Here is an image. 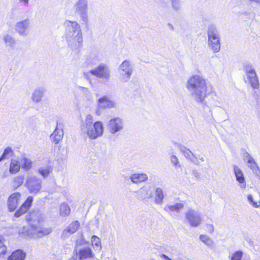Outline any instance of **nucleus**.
<instances>
[{
    "instance_id": "nucleus-1",
    "label": "nucleus",
    "mask_w": 260,
    "mask_h": 260,
    "mask_svg": "<svg viewBox=\"0 0 260 260\" xmlns=\"http://www.w3.org/2000/svg\"><path fill=\"white\" fill-rule=\"evenodd\" d=\"M186 88L197 103H203L208 95L206 80L199 75H193L187 80Z\"/></svg>"
},
{
    "instance_id": "nucleus-2",
    "label": "nucleus",
    "mask_w": 260,
    "mask_h": 260,
    "mask_svg": "<svg viewBox=\"0 0 260 260\" xmlns=\"http://www.w3.org/2000/svg\"><path fill=\"white\" fill-rule=\"evenodd\" d=\"M63 25L69 47L72 50L78 51L82 47L83 42L80 25L77 21L68 20Z\"/></svg>"
},
{
    "instance_id": "nucleus-3",
    "label": "nucleus",
    "mask_w": 260,
    "mask_h": 260,
    "mask_svg": "<svg viewBox=\"0 0 260 260\" xmlns=\"http://www.w3.org/2000/svg\"><path fill=\"white\" fill-rule=\"evenodd\" d=\"M80 130L82 135L86 139L95 140L101 137L104 133V125L102 121L94 122L92 114H88L81 121Z\"/></svg>"
},
{
    "instance_id": "nucleus-4",
    "label": "nucleus",
    "mask_w": 260,
    "mask_h": 260,
    "mask_svg": "<svg viewBox=\"0 0 260 260\" xmlns=\"http://www.w3.org/2000/svg\"><path fill=\"white\" fill-rule=\"evenodd\" d=\"M208 47L214 53L220 50V38L219 33L216 27L211 26L208 30Z\"/></svg>"
},
{
    "instance_id": "nucleus-5",
    "label": "nucleus",
    "mask_w": 260,
    "mask_h": 260,
    "mask_svg": "<svg viewBox=\"0 0 260 260\" xmlns=\"http://www.w3.org/2000/svg\"><path fill=\"white\" fill-rule=\"evenodd\" d=\"M133 68L131 60H124L118 68L119 79L122 82H127L133 74Z\"/></svg>"
},
{
    "instance_id": "nucleus-6",
    "label": "nucleus",
    "mask_w": 260,
    "mask_h": 260,
    "mask_svg": "<svg viewBox=\"0 0 260 260\" xmlns=\"http://www.w3.org/2000/svg\"><path fill=\"white\" fill-rule=\"evenodd\" d=\"M38 225L32 229L33 231L28 230L27 228L24 227L19 231V233L24 236H27L33 238H38L46 236L52 232V230L51 228H40Z\"/></svg>"
},
{
    "instance_id": "nucleus-7",
    "label": "nucleus",
    "mask_w": 260,
    "mask_h": 260,
    "mask_svg": "<svg viewBox=\"0 0 260 260\" xmlns=\"http://www.w3.org/2000/svg\"><path fill=\"white\" fill-rule=\"evenodd\" d=\"M75 12L79 15L81 21L85 23L88 22V1L77 0L74 5Z\"/></svg>"
},
{
    "instance_id": "nucleus-8",
    "label": "nucleus",
    "mask_w": 260,
    "mask_h": 260,
    "mask_svg": "<svg viewBox=\"0 0 260 260\" xmlns=\"http://www.w3.org/2000/svg\"><path fill=\"white\" fill-rule=\"evenodd\" d=\"M25 185L30 193H37L42 187V180L33 175H28L27 177Z\"/></svg>"
},
{
    "instance_id": "nucleus-9",
    "label": "nucleus",
    "mask_w": 260,
    "mask_h": 260,
    "mask_svg": "<svg viewBox=\"0 0 260 260\" xmlns=\"http://www.w3.org/2000/svg\"><path fill=\"white\" fill-rule=\"evenodd\" d=\"M116 103L114 100L111 99L108 96H102L98 99L96 106L98 110L95 111L97 115H99L98 111L100 110L110 109L115 108L116 107Z\"/></svg>"
},
{
    "instance_id": "nucleus-10",
    "label": "nucleus",
    "mask_w": 260,
    "mask_h": 260,
    "mask_svg": "<svg viewBox=\"0 0 260 260\" xmlns=\"http://www.w3.org/2000/svg\"><path fill=\"white\" fill-rule=\"evenodd\" d=\"M89 73L100 79L108 80L110 77V71L109 67L105 64H101L96 68L91 70Z\"/></svg>"
},
{
    "instance_id": "nucleus-11",
    "label": "nucleus",
    "mask_w": 260,
    "mask_h": 260,
    "mask_svg": "<svg viewBox=\"0 0 260 260\" xmlns=\"http://www.w3.org/2000/svg\"><path fill=\"white\" fill-rule=\"evenodd\" d=\"M185 218L189 224L193 227L199 226L202 222L201 215L192 209H189L185 213Z\"/></svg>"
},
{
    "instance_id": "nucleus-12",
    "label": "nucleus",
    "mask_w": 260,
    "mask_h": 260,
    "mask_svg": "<svg viewBox=\"0 0 260 260\" xmlns=\"http://www.w3.org/2000/svg\"><path fill=\"white\" fill-rule=\"evenodd\" d=\"M107 128L109 132L114 135L122 130L123 122L119 117H115L111 119L108 122Z\"/></svg>"
},
{
    "instance_id": "nucleus-13",
    "label": "nucleus",
    "mask_w": 260,
    "mask_h": 260,
    "mask_svg": "<svg viewBox=\"0 0 260 260\" xmlns=\"http://www.w3.org/2000/svg\"><path fill=\"white\" fill-rule=\"evenodd\" d=\"M244 72L251 86L254 89H257L259 83L254 69L250 65H246L244 67Z\"/></svg>"
},
{
    "instance_id": "nucleus-14",
    "label": "nucleus",
    "mask_w": 260,
    "mask_h": 260,
    "mask_svg": "<svg viewBox=\"0 0 260 260\" xmlns=\"http://www.w3.org/2000/svg\"><path fill=\"white\" fill-rule=\"evenodd\" d=\"M26 220L33 229L43 221V217L40 212L32 211L26 215Z\"/></svg>"
},
{
    "instance_id": "nucleus-15",
    "label": "nucleus",
    "mask_w": 260,
    "mask_h": 260,
    "mask_svg": "<svg viewBox=\"0 0 260 260\" xmlns=\"http://www.w3.org/2000/svg\"><path fill=\"white\" fill-rule=\"evenodd\" d=\"M80 227V223L78 221H72L62 231L60 235L61 238L63 239L69 238L71 235L76 233Z\"/></svg>"
},
{
    "instance_id": "nucleus-16",
    "label": "nucleus",
    "mask_w": 260,
    "mask_h": 260,
    "mask_svg": "<svg viewBox=\"0 0 260 260\" xmlns=\"http://www.w3.org/2000/svg\"><path fill=\"white\" fill-rule=\"evenodd\" d=\"M30 26V21L28 19H25L18 21L15 24V30L21 36H26L28 34V28Z\"/></svg>"
},
{
    "instance_id": "nucleus-17",
    "label": "nucleus",
    "mask_w": 260,
    "mask_h": 260,
    "mask_svg": "<svg viewBox=\"0 0 260 260\" xmlns=\"http://www.w3.org/2000/svg\"><path fill=\"white\" fill-rule=\"evenodd\" d=\"M21 195L19 192L12 193L8 198V207L9 210L14 211L19 205L21 201Z\"/></svg>"
},
{
    "instance_id": "nucleus-18",
    "label": "nucleus",
    "mask_w": 260,
    "mask_h": 260,
    "mask_svg": "<svg viewBox=\"0 0 260 260\" xmlns=\"http://www.w3.org/2000/svg\"><path fill=\"white\" fill-rule=\"evenodd\" d=\"M154 188L150 186H144L138 192V197L143 200H148L153 196Z\"/></svg>"
},
{
    "instance_id": "nucleus-19",
    "label": "nucleus",
    "mask_w": 260,
    "mask_h": 260,
    "mask_svg": "<svg viewBox=\"0 0 260 260\" xmlns=\"http://www.w3.org/2000/svg\"><path fill=\"white\" fill-rule=\"evenodd\" d=\"M244 160L248 163V166L258 179H260V170L254 159L248 153H245L243 155Z\"/></svg>"
},
{
    "instance_id": "nucleus-20",
    "label": "nucleus",
    "mask_w": 260,
    "mask_h": 260,
    "mask_svg": "<svg viewBox=\"0 0 260 260\" xmlns=\"http://www.w3.org/2000/svg\"><path fill=\"white\" fill-rule=\"evenodd\" d=\"M63 136V129L62 127L57 123L55 130L50 136V140L53 143L57 144L62 140Z\"/></svg>"
},
{
    "instance_id": "nucleus-21",
    "label": "nucleus",
    "mask_w": 260,
    "mask_h": 260,
    "mask_svg": "<svg viewBox=\"0 0 260 260\" xmlns=\"http://www.w3.org/2000/svg\"><path fill=\"white\" fill-rule=\"evenodd\" d=\"M32 201V197L31 196L28 197L25 202L21 205L20 208L15 213V216L19 217L21 215L25 213L31 206Z\"/></svg>"
},
{
    "instance_id": "nucleus-22",
    "label": "nucleus",
    "mask_w": 260,
    "mask_h": 260,
    "mask_svg": "<svg viewBox=\"0 0 260 260\" xmlns=\"http://www.w3.org/2000/svg\"><path fill=\"white\" fill-rule=\"evenodd\" d=\"M3 41L6 47L9 48L11 49H15L17 43L16 40L12 35L9 34L4 35Z\"/></svg>"
},
{
    "instance_id": "nucleus-23",
    "label": "nucleus",
    "mask_w": 260,
    "mask_h": 260,
    "mask_svg": "<svg viewBox=\"0 0 260 260\" xmlns=\"http://www.w3.org/2000/svg\"><path fill=\"white\" fill-rule=\"evenodd\" d=\"M184 207L183 203H177L175 204H169L166 206L164 209L167 212H179Z\"/></svg>"
},
{
    "instance_id": "nucleus-24",
    "label": "nucleus",
    "mask_w": 260,
    "mask_h": 260,
    "mask_svg": "<svg viewBox=\"0 0 260 260\" xmlns=\"http://www.w3.org/2000/svg\"><path fill=\"white\" fill-rule=\"evenodd\" d=\"M44 90L43 88L35 89L31 96V101L36 103H40L44 96Z\"/></svg>"
},
{
    "instance_id": "nucleus-25",
    "label": "nucleus",
    "mask_w": 260,
    "mask_h": 260,
    "mask_svg": "<svg viewBox=\"0 0 260 260\" xmlns=\"http://www.w3.org/2000/svg\"><path fill=\"white\" fill-rule=\"evenodd\" d=\"M78 254L79 260H84L86 258H92L94 256V254L90 248L81 249L79 251Z\"/></svg>"
},
{
    "instance_id": "nucleus-26",
    "label": "nucleus",
    "mask_w": 260,
    "mask_h": 260,
    "mask_svg": "<svg viewBox=\"0 0 260 260\" xmlns=\"http://www.w3.org/2000/svg\"><path fill=\"white\" fill-rule=\"evenodd\" d=\"M174 144L179 150L182 153L184 156L188 159L191 160L193 159V153L185 146L179 144L177 142H174Z\"/></svg>"
},
{
    "instance_id": "nucleus-27",
    "label": "nucleus",
    "mask_w": 260,
    "mask_h": 260,
    "mask_svg": "<svg viewBox=\"0 0 260 260\" xmlns=\"http://www.w3.org/2000/svg\"><path fill=\"white\" fill-rule=\"evenodd\" d=\"M129 178L133 183H138L147 180L148 177L145 173H135L131 175Z\"/></svg>"
},
{
    "instance_id": "nucleus-28",
    "label": "nucleus",
    "mask_w": 260,
    "mask_h": 260,
    "mask_svg": "<svg viewBox=\"0 0 260 260\" xmlns=\"http://www.w3.org/2000/svg\"><path fill=\"white\" fill-rule=\"evenodd\" d=\"M25 257V253L23 251L19 249L13 252L8 257L7 260H24Z\"/></svg>"
},
{
    "instance_id": "nucleus-29",
    "label": "nucleus",
    "mask_w": 260,
    "mask_h": 260,
    "mask_svg": "<svg viewBox=\"0 0 260 260\" xmlns=\"http://www.w3.org/2000/svg\"><path fill=\"white\" fill-rule=\"evenodd\" d=\"M21 168L20 160L12 159L11 160L9 168V172L11 174H14L18 173Z\"/></svg>"
},
{
    "instance_id": "nucleus-30",
    "label": "nucleus",
    "mask_w": 260,
    "mask_h": 260,
    "mask_svg": "<svg viewBox=\"0 0 260 260\" xmlns=\"http://www.w3.org/2000/svg\"><path fill=\"white\" fill-rule=\"evenodd\" d=\"M21 167L26 171L30 170L32 167V162L28 158L22 157L19 159Z\"/></svg>"
},
{
    "instance_id": "nucleus-31",
    "label": "nucleus",
    "mask_w": 260,
    "mask_h": 260,
    "mask_svg": "<svg viewBox=\"0 0 260 260\" xmlns=\"http://www.w3.org/2000/svg\"><path fill=\"white\" fill-rule=\"evenodd\" d=\"M233 169L236 180L241 184L245 183V178L242 170L236 165L233 166Z\"/></svg>"
},
{
    "instance_id": "nucleus-32",
    "label": "nucleus",
    "mask_w": 260,
    "mask_h": 260,
    "mask_svg": "<svg viewBox=\"0 0 260 260\" xmlns=\"http://www.w3.org/2000/svg\"><path fill=\"white\" fill-rule=\"evenodd\" d=\"M155 191L154 202L156 204L161 205L163 202L164 193L162 189L160 187H157L154 189Z\"/></svg>"
},
{
    "instance_id": "nucleus-33",
    "label": "nucleus",
    "mask_w": 260,
    "mask_h": 260,
    "mask_svg": "<svg viewBox=\"0 0 260 260\" xmlns=\"http://www.w3.org/2000/svg\"><path fill=\"white\" fill-rule=\"evenodd\" d=\"M24 177L23 175H18L14 177L11 182L12 187L17 189L20 187L24 182Z\"/></svg>"
},
{
    "instance_id": "nucleus-34",
    "label": "nucleus",
    "mask_w": 260,
    "mask_h": 260,
    "mask_svg": "<svg viewBox=\"0 0 260 260\" xmlns=\"http://www.w3.org/2000/svg\"><path fill=\"white\" fill-rule=\"evenodd\" d=\"M71 213V209L69 205L63 203L60 205L59 207V214L62 217H67L69 216Z\"/></svg>"
},
{
    "instance_id": "nucleus-35",
    "label": "nucleus",
    "mask_w": 260,
    "mask_h": 260,
    "mask_svg": "<svg viewBox=\"0 0 260 260\" xmlns=\"http://www.w3.org/2000/svg\"><path fill=\"white\" fill-rule=\"evenodd\" d=\"M52 171V168L49 166H45L39 168L38 172L43 177H47Z\"/></svg>"
},
{
    "instance_id": "nucleus-36",
    "label": "nucleus",
    "mask_w": 260,
    "mask_h": 260,
    "mask_svg": "<svg viewBox=\"0 0 260 260\" xmlns=\"http://www.w3.org/2000/svg\"><path fill=\"white\" fill-rule=\"evenodd\" d=\"M200 239L205 244L207 245L209 247H212L214 245V242L213 240L205 235H201L200 236Z\"/></svg>"
},
{
    "instance_id": "nucleus-37",
    "label": "nucleus",
    "mask_w": 260,
    "mask_h": 260,
    "mask_svg": "<svg viewBox=\"0 0 260 260\" xmlns=\"http://www.w3.org/2000/svg\"><path fill=\"white\" fill-rule=\"evenodd\" d=\"M7 251V247L4 244V239L0 235V255H4Z\"/></svg>"
},
{
    "instance_id": "nucleus-38",
    "label": "nucleus",
    "mask_w": 260,
    "mask_h": 260,
    "mask_svg": "<svg viewBox=\"0 0 260 260\" xmlns=\"http://www.w3.org/2000/svg\"><path fill=\"white\" fill-rule=\"evenodd\" d=\"M248 201L250 205L255 208H257L260 206V201H255L253 198L252 196L248 195L247 197Z\"/></svg>"
},
{
    "instance_id": "nucleus-39",
    "label": "nucleus",
    "mask_w": 260,
    "mask_h": 260,
    "mask_svg": "<svg viewBox=\"0 0 260 260\" xmlns=\"http://www.w3.org/2000/svg\"><path fill=\"white\" fill-rule=\"evenodd\" d=\"M242 254L241 251H237L233 253L230 257L231 260H241Z\"/></svg>"
},
{
    "instance_id": "nucleus-40",
    "label": "nucleus",
    "mask_w": 260,
    "mask_h": 260,
    "mask_svg": "<svg viewBox=\"0 0 260 260\" xmlns=\"http://www.w3.org/2000/svg\"><path fill=\"white\" fill-rule=\"evenodd\" d=\"M92 103V98L90 96H89L86 99H84L82 101L81 104L82 106L85 108H88L90 107Z\"/></svg>"
},
{
    "instance_id": "nucleus-41",
    "label": "nucleus",
    "mask_w": 260,
    "mask_h": 260,
    "mask_svg": "<svg viewBox=\"0 0 260 260\" xmlns=\"http://www.w3.org/2000/svg\"><path fill=\"white\" fill-rule=\"evenodd\" d=\"M91 244L93 246H101V242L100 238L96 236H92L91 237Z\"/></svg>"
},
{
    "instance_id": "nucleus-42",
    "label": "nucleus",
    "mask_w": 260,
    "mask_h": 260,
    "mask_svg": "<svg viewBox=\"0 0 260 260\" xmlns=\"http://www.w3.org/2000/svg\"><path fill=\"white\" fill-rule=\"evenodd\" d=\"M171 3L173 9L175 11H178L180 9V0H171Z\"/></svg>"
},
{
    "instance_id": "nucleus-43",
    "label": "nucleus",
    "mask_w": 260,
    "mask_h": 260,
    "mask_svg": "<svg viewBox=\"0 0 260 260\" xmlns=\"http://www.w3.org/2000/svg\"><path fill=\"white\" fill-rule=\"evenodd\" d=\"M170 160H171V162L174 166H177L179 165V159L176 155H175L174 154L171 155L170 156Z\"/></svg>"
},
{
    "instance_id": "nucleus-44",
    "label": "nucleus",
    "mask_w": 260,
    "mask_h": 260,
    "mask_svg": "<svg viewBox=\"0 0 260 260\" xmlns=\"http://www.w3.org/2000/svg\"><path fill=\"white\" fill-rule=\"evenodd\" d=\"M88 242H87L85 239L83 237V236L82 235V238L81 239H78L76 242V246H81L87 243Z\"/></svg>"
},
{
    "instance_id": "nucleus-45",
    "label": "nucleus",
    "mask_w": 260,
    "mask_h": 260,
    "mask_svg": "<svg viewBox=\"0 0 260 260\" xmlns=\"http://www.w3.org/2000/svg\"><path fill=\"white\" fill-rule=\"evenodd\" d=\"M206 229L209 233H212L214 231V228L213 224H207L206 225Z\"/></svg>"
},
{
    "instance_id": "nucleus-46",
    "label": "nucleus",
    "mask_w": 260,
    "mask_h": 260,
    "mask_svg": "<svg viewBox=\"0 0 260 260\" xmlns=\"http://www.w3.org/2000/svg\"><path fill=\"white\" fill-rule=\"evenodd\" d=\"M99 61V60L98 59H94L92 57H90L88 59V62L90 64V66H92L96 63H97Z\"/></svg>"
},
{
    "instance_id": "nucleus-47",
    "label": "nucleus",
    "mask_w": 260,
    "mask_h": 260,
    "mask_svg": "<svg viewBox=\"0 0 260 260\" xmlns=\"http://www.w3.org/2000/svg\"><path fill=\"white\" fill-rule=\"evenodd\" d=\"M12 153V150L11 148L8 147L7 148L4 152V153H5L8 157H9V155L11 154Z\"/></svg>"
},
{
    "instance_id": "nucleus-48",
    "label": "nucleus",
    "mask_w": 260,
    "mask_h": 260,
    "mask_svg": "<svg viewBox=\"0 0 260 260\" xmlns=\"http://www.w3.org/2000/svg\"><path fill=\"white\" fill-rule=\"evenodd\" d=\"M160 257L165 260H172L171 259L169 256H168L167 255L165 254H161L160 255Z\"/></svg>"
},
{
    "instance_id": "nucleus-49",
    "label": "nucleus",
    "mask_w": 260,
    "mask_h": 260,
    "mask_svg": "<svg viewBox=\"0 0 260 260\" xmlns=\"http://www.w3.org/2000/svg\"><path fill=\"white\" fill-rule=\"evenodd\" d=\"M18 1L24 5L27 6L29 4V0H18Z\"/></svg>"
},
{
    "instance_id": "nucleus-50",
    "label": "nucleus",
    "mask_w": 260,
    "mask_h": 260,
    "mask_svg": "<svg viewBox=\"0 0 260 260\" xmlns=\"http://www.w3.org/2000/svg\"><path fill=\"white\" fill-rule=\"evenodd\" d=\"M193 174L196 177H198L199 176V174L197 171H193Z\"/></svg>"
},
{
    "instance_id": "nucleus-51",
    "label": "nucleus",
    "mask_w": 260,
    "mask_h": 260,
    "mask_svg": "<svg viewBox=\"0 0 260 260\" xmlns=\"http://www.w3.org/2000/svg\"><path fill=\"white\" fill-rule=\"evenodd\" d=\"M2 157V158L4 160V159H7L8 157L5 154L3 153V155H2L1 156Z\"/></svg>"
},
{
    "instance_id": "nucleus-52",
    "label": "nucleus",
    "mask_w": 260,
    "mask_h": 260,
    "mask_svg": "<svg viewBox=\"0 0 260 260\" xmlns=\"http://www.w3.org/2000/svg\"><path fill=\"white\" fill-rule=\"evenodd\" d=\"M168 26H169V27L172 29V30H173L174 29V27L173 26L172 24H171V23H168Z\"/></svg>"
},
{
    "instance_id": "nucleus-53",
    "label": "nucleus",
    "mask_w": 260,
    "mask_h": 260,
    "mask_svg": "<svg viewBox=\"0 0 260 260\" xmlns=\"http://www.w3.org/2000/svg\"><path fill=\"white\" fill-rule=\"evenodd\" d=\"M81 88L82 89L83 91H87L88 92H89L86 88L81 87Z\"/></svg>"
},
{
    "instance_id": "nucleus-54",
    "label": "nucleus",
    "mask_w": 260,
    "mask_h": 260,
    "mask_svg": "<svg viewBox=\"0 0 260 260\" xmlns=\"http://www.w3.org/2000/svg\"><path fill=\"white\" fill-rule=\"evenodd\" d=\"M69 260H76V259L74 257H72L69 259Z\"/></svg>"
},
{
    "instance_id": "nucleus-55",
    "label": "nucleus",
    "mask_w": 260,
    "mask_h": 260,
    "mask_svg": "<svg viewBox=\"0 0 260 260\" xmlns=\"http://www.w3.org/2000/svg\"><path fill=\"white\" fill-rule=\"evenodd\" d=\"M4 159L2 158V157H0V162L2 160H3Z\"/></svg>"
},
{
    "instance_id": "nucleus-56",
    "label": "nucleus",
    "mask_w": 260,
    "mask_h": 260,
    "mask_svg": "<svg viewBox=\"0 0 260 260\" xmlns=\"http://www.w3.org/2000/svg\"><path fill=\"white\" fill-rule=\"evenodd\" d=\"M75 251L77 253V249H76V248H75Z\"/></svg>"
}]
</instances>
